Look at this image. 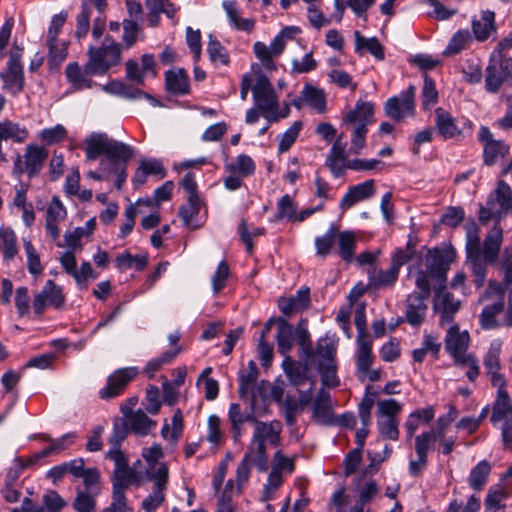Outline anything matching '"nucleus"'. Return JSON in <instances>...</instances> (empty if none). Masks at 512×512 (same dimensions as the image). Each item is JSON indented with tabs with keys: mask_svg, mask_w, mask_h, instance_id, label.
Here are the masks:
<instances>
[{
	"mask_svg": "<svg viewBox=\"0 0 512 512\" xmlns=\"http://www.w3.org/2000/svg\"><path fill=\"white\" fill-rule=\"evenodd\" d=\"M85 155L88 161H94L101 155L100 167L109 174H116L115 187L120 190L126 181V165L133 157L131 146L109 137L106 133L94 132L85 139Z\"/></svg>",
	"mask_w": 512,
	"mask_h": 512,
	"instance_id": "f257e3e1",
	"label": "nucleus"
},
{
	"mask_svg": "<svg viewBox=\"0 0 512 512\" xmlns=\"http://www.w3.org/2000/svg\"><path fill=\"white\" fill-rule=\"evenodd\" d=\"M485 88L497 93L502 84L512 87V32L498 42L485 69Z\"/></svg>",
	"mask_w": 512,
	"mask_h": 512,
	"instance_id": "f03ea898",
	"label": "nucleus"
},
{
	"mask_svg": "<svg viewBox=\"0 0 512 512\" xmlns=\"http://www.w3.org/2000/svg\"><path fill=\"white\" fill-rule=\"evenodd\" d=\"M281 430L282 426L279 421L256 423L251 442L243 457L245 461L255 465L259 472H265L268 468L266 443L278 446Z\"/></svg>",
	"mask_w": 512,
	"mask_h": 512,
	"instance_id": "7ed1b4c3",
	"label": "nucleus"
},
{
	"mask_svg": "<svg viewBox=\"0 0 512 512\" xmlns=\"http://www.w3.org/2000/svg\"><path fill=\"white\" fill-rule=\"evenodd\" d=\"M373 113L372 103L357 101L355 108L350 110L343 118V123L352 128L350 150L355 154H359L365 146L367 126L372 122Z\"/></svg>",
	"mask_w": 512,
	"mask_h": 512,
	"instance_id": "20e7f679",
	"label": "nucleus"
},
{
	"mask_svg": "<svg viewBox=\"0 0 512 512\" xmlns=\"http://www.w3.org/2000/svg\"><path fill=\"white\" fill-rule=\"evenodd\" d=\"M373 113L372 103L357 101L355 108L350 110L343 118V123L352 128L350 150L355 154H359L365 146L367 126L372 122Z\"/></svg>",
	"mask_w": 512,
	"mask_h": 512,
	"instance_id": "39448f33",
	"label": "nucleus"
},
{
	"mask_svg": "<svg viewBox=\"0 0 512 512\" xmlns=\"http://www.w3.org/2000/svg\"><path fill=\"white\" fill-rule=\"evenodd\" d=\"M107 0H82L81 12L76 17L75 37L83 39L90 30V20L93 8L97 10V16L93 19L92 36L99 39L106 29V17L104 15Z\"/></svg>",
	"mask_w": 512,
	"mask_h": 512,
	"instance_id": "423d86ee",
	"label": "nucleus"
},
{
	"mask_svg": "<svg viewBox=\"0 0 512 512\" xmlns=\"http://www.w3.org/2000/svg\"><path fill=\"white\" fill-rule=\"evenodd\" d=\"M88 69L97 72L98 75L105 74L112 66L118 65L121 61V45L110 35H106L102 45L98 48L90 46L88 51Z\"/></svg>",
	"mask_w": 512,
	"mask_h": 512,
	"instance_id": "0eeeda50",
	"label": "nucleus"
},
{
	"mask_svg": "<svg viewBox=\"0 0 512 512\" xmlns=\"http://www.w3.org/2000/svg\"><path fill=\"white\" fill-rule=\"evenodd\" d=\"M502 241L503 229L500 226V224L495 223L492 229L486 235L483 244L479 245L480 264L483 268L482 280H479L476 273H472L474 277L473 282L477 288L482 287L485 283L487 275V266L496 263L499 256Z\"/></svg>",
	"mask_w": 512,
	"mask_h": 512,
	"instance_id": "6e6552de",
	"label": "nucleus"
},
{
	"mask_svg": "<svg viewBox=\"0 0 512 512\" xmlns=\"http://www.w3.org/2000/svg\"><path fill=\"white\" fill-rule=\"evenodd\" d=\"M66 305V295L63 288L53 280H47L42 289L34 294L32 308L35 316L40 318L46 308L61 311Z\"/></svg>",
	"mask_w": 512,
	"mask_h": 512,
	"instance_id": "1a4fd4ad",
	"label": "nucleus"
},
{
	"mask_svg": "<svg viewBox=\"0 0 512 512\" xmlns=\"http://www.w3.org/2000/svg\"><path fill=\"white\" fill-rule=\"evenodd\" d=\"M106 457L115 464L113 473V493L125 494L126 489L136 482L139 476L136 470L130 468L128 460L120 449H110Z\"/></svg>",
	"mask_w": 512,
	"mask_h": 512,
	"instance_id": "9d476101",
	"label": "nucleus"
},
{
	"mask_svg": "<svg viewBox=\"0 0 512 512\" xmlns=\"http://www.w3.org/2000/svg\"><path fill=\"white\" fill-rule=\"evenodd\" d=\"M252 93L257 109L262 112L265 118L271 117V113L278 110L279 103L275 89L264 74L259 73L257 75Z\"/></svg>",
	"mask_w": 512,
	"mask_h": 512,
	"instance_id": "9b49d317",
	"label": "nucleus"
},
{
	"mask_svg": "<svg viewBox=\"0 0 512 512\" xmlns=\"http://www.w3.org/2000/svg\"><path fill=\"white\" fill-rule=\"evenodd\" d=\"M137 375V367H124L115 370L107 377L106 385L99 390V398L107 401L121 396Z\"/></svg>",
	"mask_w": 512,
	"mask_h": 512,
	"instance_id": "f8f14e48",
	"label": "nucleus"
},
{
	"mask_svg": "<svg viewBox=\"0 0 512 512\" xmlns=\"http://www.w3.org/2000/svg\"><path fill=\"white\" fill-rule=\"evenodd\" d=\"M24 165L21 156L18 155L14 161L13 172L15 174H27L29 177L36 176L43 168L44 162L48 157V151L37 145H27L25 149Z\"/></svg>",
	"mask_w": 512,
	"mask_h": 512,
	"instance_id": "ddd939ff",
	"label": "nucleus"
},
{
	"mask_svg": "<svg viewBox=\"0 0 512 512\" xmlns=\"http://www.w3.org/2000/svg\"><path fill=\"white\" fill-rule=\"evenodd\" d=\"M415 87L410 85L399 96L389 98L384 105L386 116L401 121L406 116L413 115L415 110Z\"/></svg>",
	"mask_w": 512,
	"mask_h": 512,
	"instance_id": "4468645a",
	"label": "nucleus"
},
{
	"mask_svg": "<svg viewBox=\"0 0 512 512\" xmlns=\"http://www.w3.org/2000/svg\"><path fill=\"white\" fill-rule=\"evenodd\" d=\"M464 229L467 263L471 266L472 273H476L479 280H482L483 268L479 257V245L481 244L480 228L474 219H469L466 221Z\"/></svg>",
	"mask_w": 512,
	"mask_h": 512,
	"instance_id": "2eb2a0df",
	"label": "nucleus"
},
{
	"mask_svg": "<svg viewBox=\"0 0 512 512\" xmlns=\"http://www.w3.org/2000/svg\"><path fill=\"white\" fill-rule=\"evenodd\" d=\"M255 396L251 398L249 411L242 410L238 403H231L228 410V419L231 423L232 439L234 442H239L243 434V424L246 422L254 424L261 422L257 420L255 411Z\"/></svg>",
	"mask_w": 512,
	"mask_h": 512,
	"instance_id": "dca6fc26",
	"label": "nucleus"
},
{
	"mask_svg": "<svg viewBox=\"0 0 512 512\" xmlns=\"http://www.w3.org/2000/svg\"><path fill=\"white\" fill-rule=\"evenodd\" d=\"M21 53L19 51L11 52L7 63V69L1 73L4 82V89L13 95H17L23 90L24 75L23 66L20 62Z\"/></svg>",
	"mask_w": 512,
	"mask_h": 512,
	"instance_id": "f3484780",
	"label": "nucleus"
},
{
	"mask_svg": "<svg viewBox=\"0 0 512 512\" xmlns=\"http://www.w3.org/2000/svg\"><path fill=\"white\" fill-rule=\"evenodd\" d=\"M451 261V251L434 248L428 252L426 258L427 270L430 277L436 280L441 287H444L446 282V274Z\"/></svg>",
	"mask_w": 512,
	"mask_h": 512,
	"instance_id": "a211bd4d",
	"label": "nucleus"
},
{
	"mask_svg": "<svg viewBox=\"0 0 512 512\" xmlns=\"http://www.w3.org/2000/svg\"><path fill=\"white\" fill-rule=\"evenodd\" d=\"M434 310L440 315V325L450 324L455 314L459 311L461 302L442 289L435 292Z\"/></svg>",
	"mask_w": 512,
	"mask_h": 512,
	"instance_id": "6ab92c4d",
	"label": "nucleus"
},
{
	"mask_svg": "<svg viewBox=\"0 0 512 512\" xmlns=\"http://www.w3.org/2000/svg\"><path fill=\"white\" fill-rule=\"evenodd\" d=\"M469 334L467 331L460 332L459 326L454 324L452 325L448 331L445 338V348L449 354L455 359V362H459L460 360H464V357L468 344H469Z\"/></svg>",
	"mask_w": 512,
	"mask_h": 512,
	"instance_id": "aec40b11",
	"label": "nucleus"
},
{
	"mask_svg": "<svg viewBox=\"0 0 512 512\" xmlns=\"http://www.w3.org/2000/svg\"><path fill=\"white\" fill-rule=\"evenodd\" d=\"M501 346L500 344H491L488 352L484 356L483 364L485 367L486 374L490 377L492 386H506V379L500 372Z\"/></svg>",
	"mask_w": 512,
	"mask_h": 512,
	"instance_id": "412c9836",
	"label": "nucleus"
},
{
	"mask_svg": "<svg viewBox=\"0 0 512 512\" xmlns=\"http://www.w3.org/2000/svg\"><path fill=\"white\" fill-rule=\"evenodd\" d=\"M375 194L374 180L351 186L340 201L339 207L346 211L356 203L366 200Z\"/></svg>",
	"mask_w": 512,
	"mask_h": 512,
	"instance_id": "4be33fe9",
	"label": "nucleus"
},
{
	"mask_svg": "<svg viewBox=\"0 0 512 512\" xmlns=\"http://www.w3.org/2000/svg\"><path fill=\"white\" fill-rule=\"evenodd\" d=\"M497 388V395L492 408L490 420L496 424L502 420L504 422L512 417V402L506 390V386H494Z\"/></svg>",
	"mask_w": 512,
	"mask_h": 512,
	"instance_id": "5701e85b",
	"label": "nucleus"
},
{
	"mask_svg": "<svg viewBox=\"0 0 512 512\" xmlns=\"http://www.w3.org/2000/svg\"><path fill=\"white\" fill-rule=\"evenodd\" d=\"M65 74L75 90H82L83 88L92 87L93 81L90 79V76L97 74V72L88 69V62L84 69L78 63L73 62L67 65Z\"/></svg>",
	"mask_w": 512,
	"mask_h": 512,
	"instance_id": "b1692460",
	"label": "nucleus"
},
{
	"mask_svg": "<svg viewBox=\"0 0 512 512\" xmlns=\"http://www.w3.org/2000/svg\"><path fill=\"white\" fill-rule=\"evenodd\" d=\"M202 201L200 197H187V204L180 206L178 215L187 229L195 230L202 226L198 221V215Z\"/></svg>",
	"mask_w": 512,
	"mask_h": 512,
	"instance_id": "393cba45",
	"label": "nucleus"
},
{
	"mask_svg": "<svg viewBox=\"0 0 512 512\" xmlns=\"http://www.w3.org/2000/svg\"><path fill=\"white\" fill-rule=\"evenodd\" d=\"M427 299V297L420 296L416 292H413L408 296L406 319L409 324L418 326L424 321L428 308L425 303Z\"/></svg>",
	"mask_w": 512,
	"mask_h": 512,
	"instance_id": "a878e982",
	"label": "nucleus"
},
{
	"mask_svg": "<svg viewBox=\"0 0 512 512\" xmlns=\"http://www.w3.org/2000/svg\"><path fill=\"white\" fill-rule=\"evenodd\" d=\"M230 25L239 31L252 32L255 27V21L252 18H242L240 10L235 1L225 0L222 3Z\"/></svg>",
	"mask_w": 512,
	"mask_h": 512,
	"instance_id": "bb28decb",
	"label": "nucleus"
},
{
	"mask_svg": "<svg viewBox=\"0 0 512 512\" xmlns=\"http://www.w3.org/2000/svg\"><path fill=\"white\" fill-rule=\"evenodd\" d=\"M434 115L437 130L444 139H451L460 134V129L457 127L455 119L448 111L438 107L435 109Z\"/></svg>",
	"mask_w": 512,
	"mask_h": 512,
	"instance_id": "cd10ccee",
	"label": "nucleus"
},
{
	"mask_svg": "<svg viewBox=\"0 0 512 512\" xmlns=\"http://www.w3.org/2000/svg\"><path fill=\"white\" fill-rule=\"evenodd\" d=\"M283 369L290 383L294 386H301L307 380H314L308 376L309 367L308 364H302L300 362L293 361L291 357H286L283 361Z\"/></svg>",
	"mask_w": 512,
	"mask_h": 512,
	"instance_id": "c85d7f7f",
	"label": "nucleus"
},
{
	"mask_svg": "<svg viewBox=\"0 0 512 512\" xmlns=\"http://www.w3.org/2000/svg\"><path fill=\"white\" fill-rule=\"evenodd\" d=\"M106 92L115 94L118 96L130 98V99H136L140 97H144L151 101V103L154 106L159 105V101L153 98L149 93H146L138 88H133L131 86H128L124 84L123 82L119 80H114L106 84L103 88Z\"/></svg>",
	"mask_w": 512,
	"mask_h": 512,
	"instance_id": "c756f323",
	"label": "nucleus"
},
{
	"mask_svg": "<svg viewBox=\"0 0 512 512\" xmlns=\"http://www.w3.org/2000/svg\"><path fill=\"white\" fill-rule=\"evenodd\" d=\"M309 289H301L297 292L296 296L285 298L281 297L278 301L280 311L290 316L295 312L306 309L309 305Z\"/></svg>",
	"mask_w": 512,
	"mask_h": 512,
	"instance_id": "7c9ffc66",
	"label": "nucleus"
},
{
	"mask_svg": "<svg viewBox=\"0 0 512 512\" xmlns=\"http://www.w3.org/2000/svg\"><path fill=\"white\" fill-rule=\"evenodd\" d=\"M472 30L478 41H486L491 33L496 32L495 13L492 11H483L479 19L472 21Z\"/></svg>",
	"mask_w": 512,
	"mask_h": 512,
	"instance_id": "2f4dec72",
	"label": "nucleus"
},
{
	"mask_svg": "<svg viewBox=\"0 0 512 512\" xmlns=\"http://www.w3.org/2000/svg\"><path fill=\"white\" fill-rule=\"evenodd\" d=\"M165 85L169 93L185 95L189 92V79L184 69L169 70L165 73Z\"/></svg>",
	"mask_w": 512,
	"mask_h": 512,
	"instance_id": "473e14b6",
	"label": "nucleus"
},
{
	"mask_svg": "<svg viewBox=\"0 0 512 512\" xmlns=\"http://www.w3.org/2000/svg\"><path fill=\"white\" fill-rule=\"evenodd\" d=\"M398 274L392 267L387 270L372 268L368 274V287L374 289L391 287L396 282Z\"/></svg>",
	"mask_w": 512,
	"mask_h": 512,
	"instance_id": "72a5a7b5",
	"label": "nucleus"
},
{
	"mask_svg": "<svg viewBox=\"0 0 512 512\" xmlns=\"http://www.w3.org/2000/svg\"><path fill=\"white\" fill-rule=\"evenodd\" d=\"M331 395L325 389H320L313 405V416L321 423H329L331 419Z\"/></svg>",
	"mask_w": 512,
	"mask_h": 512,
	"instance_id": "f704fd0d",
	"label": "nucleus"
},
{
	"mask_svg": "<svg viewBox=\"0 0 512 512\" xmlns=\"http://www.w3.org/2000/svg\"><path fill=\"white\" fill-rule=\"evenodd\" d=\"M357 345L356 367L359 373L366 374L373 363L372 339L371 337H362V339H357Z\"/></svg>",
	"mask_w": 512,
	"mask_h": 512,
	"instance_id": "c9c22d12",
	"label": "nucleus"
},
{
	"mask_svg": "<svg viewBox=\"0 0 512 512\" xmlns=\"http://www.w3.org/2000/svg\"><path fill=\"white\" fill-rule=\"evenodd\" d=\"M494 196L495 199L493 198V195H491L487 200L488 206H493L497 203L500 210L504 213L512 209V188L504 180L498 181L497 187L494 191Z\"/></svg>",
	"mask_w": 512,
	"mask_h": 512,
	"instance_id": "e433bc0d",
	"label": "nucleus"
},
{
	"mask_svg": "<svg viewBox=\"0 0 512 512\" xmlns=\"http://www.w3.org/2000/svg\"><path fill=\"white\" fill-rule=\"evenodd\" d=\"M276 322L278 324V331L276 335L278 351L282 355H286L293 346V326L280 317L276 319Z\"/></svg>",
	"mask_w": 512,
	"mask_h": 512,
	"instance_id": "4c0bfd02",
	"label": "nucleus"
},
{
	"mask_svg": "<svg viewBox=\"0 0 512 512\" xmlns=\"http://www.w3.org/2000/svg\"><path fill=\"white\" fill-rule=\"evenodd\" d=\"M128 426L137 435L145 436L156 426V421L150 419L141 409L134 411L128 417Z\"/></svg>",
	"mask_w": 512,
	"mask_h": 512,
	"instance_id": "58836bf2",
	"label": "nucleus"
},
{
	"mask_svg": "<svg viewBox=\"0 0 512 512\" xmlns=\"http://www.w3.org/2000/svg\"><path fill=\"white\" fill-rule=\"evenodd\" d=\"M509 153V146L503 141H490L484 145L483 161L487 166L495 165Z\"/></svg>",
	"mask_w": 512,
	"mask_h": 512,
	"instance_id": "ea45409f",
	"label": "nucleus"
},
{
	"mask_svg": "<svg viewBox=\"0 0 512 512\" xmlns=\"http://www.w3.org/2000/svg\"><path fill=\"white\" fill-rule=\"evenodd\" d=\"M354 36L356 52L360 53L362 50L365 49L370 54H372L376 59H384V48L376 37L365 38L360 34L359 31H355Z\"/></svg>",
	"mask_w": 512,
	"mask_h": 512,
	"instance_id": "a19ab883",
	"label": "nucleus"
},
{
	"mask_svg": "<svg viewBox=\"0 0 512 512\" xmlns=\"http://www.w3.org/2000/svg\"><path fill=\"white\" fill-rule=\"evenodd\" d=\"M67 505V502L55 490H47L42 496V503L31 512H61Z\"/></svg>",
	"mask_w": 512,
	"mask_h": 512,
	"instance_id": "79ce46f5",
	"label": "nucleus"
},
{
	"mask_svg": "<svg viewBox=\"0 0 512 512\" xmlns=\"http://www.w3.org/2000/svg\"><path fill=\"white\" fill-rule=\"evenodd\" d=\"M115 264L121 271L128 270L132 267L137 271H142L148 264V256L146 254L132 255L128 251H125L116 257Z\"/></svg>",
	"mask_w": 512,
	"mask_h": 512,
	"instance_id": "37998d69",
	"label": "nucleus"
},
{
	"mask_svg": "<svg viewBox=\"0 0 512 512\" xmlns=\"http://www.w3.org/2000/svg\"><path fill=\"white\" fill-rule=\"evenodd\" d=\"M343 135L341 134L334 142L330 153L328 155L329 167L334 176H340L342 172V166H339V162L343 163L347 157L345 154L346 143L342 141Z\"/></svg>",
	"mask_w": 512,
	"mask_h": 512,
	"instance_id": "c03bdc74",
	"label": "nucleus"
},
{
	"mask_svg": "<svg viewBox=\"0 0 512 512\" xmlns=\"http://www.w3.org/2000/svg\"><path fill=\"white\" fill-rule=\"evenodd\" d=\"M336 240L338 241V249L340 257L346 261L351 262L354 258L356 237L351 231H337Z\"/></svg>",
	"mask_w": 512,
	"mask_h": 512,
	"instance_id": "a18cd8bd",
	"label": "nucleus"
},
{
	"mask_svg": "<svg viewBox=\"0 0 512 512\" xmlns=\"http://www.w3.org/2000/svg\"><path fill=\"white\" fill-rule=\"evenodd\" d=\"M0 251L3 253L4 261L12 260L18 253L17 237L10 228L0 229Z\"/></svg>",
	"mask_w": 512,
	"mask_h": 512,
	"instance_id": "49530a36",
	"label": "nucleus"
},
{
	"mask_svg": "<svg viewBox=\"0 0 512 512\" xmlns=\"http://www.w3.org/2000/svg\"><path fill=\"white\" fill-rule=\"evenodd\" d=\"M335 347L327 339L318 341L317 347L313 350V356L307 360L316 361L318 365H329L335 363Z\"/></svg>",
	"mask_w": 512,
	"mask_h": 512,
	"instance_id": "de8ad7c7",
	"label": "nucleus"
},
{
	"mask_svg": "<svg viewBox=\"0 0 512 512\" xmlns=\"http://www.w3.org/2000/svg\"><path fill=\"white\" fill-rule=\"evenodd\" d=\"M378 397V391L373 386L368 385L365 394L358 405V414L363 425H369L371 422V410L375 400Z\"/></svg>",
	"mask_w": 512,
	"mask_h": 512,
	"instance_id": "09e8293b",
	"label": "nucleus"
},
{
	"mask_svg": "<svg viewBox=\"0 0 512 512\" xmlns=\"http://www.w3.org/2000/svg\"><path fill=\"white\" fill-rule=\"evenodd\" d=\"M258 378V369L254 361H249L246 371L239 375V389L238 393L240 398H245L250 390L254 387Z\"/></svg>",
	"mask_w": 512,
	"mask_h": 512,
	"instance_id": "8fccbe9b",
	"label": "nucleus"
},
{
	"mask_svg": "<svg viewBox=\"0 0 512 512\" xmlns=\"http://www.w3.org/2000/svg\"><path fill=\"white\" fill-rule=\"evenodd\" d=\"M491 471V465L488 461H480L470 472L469 485L474 490L480 491L487 482Z\"/></svg>",
	"mask_w": 512,
	"mask_h": 512,
	"instance_id": "3c124183",
	"label": "nucleus"
},
{
	"mask_svg": "<svg viewBox=\"0 0 512 512\" xmlns=\"http://www.w3.org/2000/svg\"><path fill=\"white\" fill-rule=\"evenodd\" d=\"M416 460H410L409 472L412 476L418 477L427 466L429 446L415 438Z\"/></svg>",
	"mask_w": 512,
	"mask_h": 512,
	"instance_id": "603ef678",
	"label": "nucleus"
},
{
	"mask_svg": "<svg viewBox=\"0 0 512 512\" xmlns=\"http://www.w3.org/2000/svg\"><path fill=\"white\" fill-rule=\"evenodd\" d=\"M97 491L78 489L73 501V508L76 512H94L96 509Z\"/></svg>",
	"mask_w": 512,
	"mask_h": 512,
	"instance_id": "864d4df0",
	"label": "nucleus"
},
{
	"mask_svg": "<svg viewBox=\"0 0 512 512\" xmlns=\"http://www.w3.org/2000/svg\"><path fill=\"white\" fill-rule=\"evenodd\" d=\"M337 237V228L331 226L324 235L315 239L316 255L319 257H326L329 255L334 247Z\"/></svg>",
	"mask_w": 512,
	"mask_h": 512,
	"instance_id": "5fc2aeb1",
	"label": "nucleus"
},
{
	"mask_svg": "<svg viewBox=\"0 0 512 512\" xmlns=\"http://www.w3.org/2000/svg\"><path fill=\"white\" fill-rule=\"evenodd\" d=\"M440 348L441 343L438 341L437 337L432 335H425L422 342V347L413 350V359L414 361L421 363L424 360L426 354L429 352L437 358Z\"/></svg>",
	"mask_w": 512,
	"mask_h": 512,
	"instance_id": "6e6d98bb",
	"label": "nucleus"
},
{
	"mask_svg": "<svg viewBox=\"0 0 512 512\" xmlns=\"http://www.w3.org/2000/svg\"><path fill=\"white\" fill-rule=\"evenodd\" d=\"M225 167L228 172L238 173L242 177L250 176L255 172L254 161L246 154L238 155L234 163H228Z\"/></svg>",
	"mask_w": 512,
	"mask_h": 512,
	"instance_id": "4d7b16f0",
	"label": "nucleus"
},
{
	"mask_svg": "<svg viewBox=\"0 0 512 512\" xmlns=\"http://www.w3.org/2000/svg\"><path fill=\"white\" fill-rule=\"evenodd\" d=\"M296 340L305 358L313 356L310 333L306 328V320H301L295 328Z\"/></svg>",
	"mask_w": 512,
	"mask_h": 512,
	"instance_id": "13d9d810",
	"label": "nucleus"
},
{
	"mask_svg": "<svg viewBox=\"0 0 512 512\" xmlns=\"http://www.w3.org/2000/svg\"><path fill=\"white\" fill-rule=\"evenodd\" d=\"M504 309L503 299H499L492 305L484 307L481 313V325L485 329L497 327L496 316Z\"/></svg>",
	"mask_w": 512,
	"mask_h": 512,
	"instance_id": "bf43d9fd",
	"label": "nucleus"
},
{
	"mask_svg": "<svg viewBox=\"0 0 512 512\" xmlns=\"http://www.w3.org/2000/svg\"><path fill=\"white\" fill-rule=\"evenodd\" d=\"M305 101L319 113H323L326 110V98L322 90L314 88L312 86H305L303 90Z\"/></svg>",
	"mask_w": 512,
	"mask_h": 512,
	"instance_id": "052dcab7",
	"label": "nucleus"
},
{
	"mask_svg": "<svg viewBox=\"0 0 512 512\" xmlns=\"http://www.w3.org/2000/svg\"><path fill=\"white\" fill-rule=\"evenodd\" d=\"M402 411V404L395 399H384L377 402L376 417L377 418H394L398 419L399 413Z\"/></svg>",
	"mask_w": 512,
	"mask_h": 512,
	"instance_id": "680f3d73",
	"label": "nucleus"
},
{
	"mask_svg": "<svg viewBox=\"0 0 512 512\" xmlns=\"http://www.w3.org/2000/svg\"><path fill=\"white\" fill-rule=\"evenodd\" d=\"M207 52L210 60L214 64L227 65L229 63V55L224 46L211 35L209 36V43Z\"/></svg>",
	"mask_w": 512,
	"mask_h": 512,
	"instance_id": "e2e57ef3",
	"label": "nucleus"
},
{
	"mask_svg": "<svg viewBox=\"0 0 512 512\" xmlns=\"http://www.w3.org/2000/svg\"><path fill=\"white\" fill-rule=\"evenodd\" d=\"M422 105L425 110L431 108L438 101V91L435 87V82L428 75L424 77V84L422 88Z\"/></svg>",
	"mask_w": 512,
	"mask_h": 512,
	"instance_id": "0e129e2a",
	"label": "nucleus"
},
{
	"mask_svg": "<svg viewBox=\"0 0 512 512\" xmlns=\"http://www.w3.org/2000/svg\"><path fill=\"white\" fill-rule=\"evenodd\" d=\"M399 420L394 418H377V427L383 438L397 440L399 437Z\"/></svg>",
	"mask_w": 512,
	"mask_h": 512,
	"instance_id": "69168bd1",
	"label": "nucleus"
},
{
	"mask_svg": "<svg viewBox=\"0 0 512 512\" xmlns=\"http://www.w3.org/2000/svg\"><path fill=\"white\" fill-rule=\"evenodd\" d=\"M302 128V123L300 121H295L282 135L280 138V142L278 145V152L284 153L290 149L293 143L296 141L300 130Z\"/></svg>",
	"mask_w": 512,
	"mask_h": 512,
	"instance_id": "338daca9",
	"label": "nucleus"
},
{
	"mask_svg": "<svg viewBox=\"0 0 512 512\" xmlns=\"http://www.w3.org/2000/svg\"><path fill=\"white\" fill-rule=\"evenodd\" d=\"M254 53L256 57L261 61L263 67L267 70H275L276 65L274 63V54L269 46L264 44L263 42H255L253 45Z\"/></svg>",
	"mask_w": 512,
	"mask_h": 512,
	"instance_id": "774afa93",
	"label": "nucleus"
}]
</instances>
